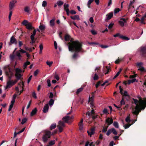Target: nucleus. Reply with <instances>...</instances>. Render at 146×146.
<instances>
[{
    "label": "nucleus",
    "mask_w": 146,
    "mask_h": 146,
    "mask_svg": "<svg viewBox=\"0 0 146 146\" xmlns=\"http://www.w3.org/2000/svg\"><path fill=\"white\" fill-rule=\"evenodd\" d=\"M94 128H92L91 129V131H88L87 133L88 134V135L91 136L94 133Z\"/></svg>",
    "instance_id": "nucleus-25"
},
{
    "label": "nucleus",
    "mask_w": 146,
    "mask_h": 146,
    "mask_svg": "<svg viewBox=\"0 0 146 146\" xmlns=\"http://www.w3.org/2000/svg\"><path fill=\"white\" fill-rule=\"evenodd\" d=\"M33 97L35 98L36 99L37 98V96H36V94L35 92H33L32 94Z\"/></svg>",
    "instance_id": "nucleus-62"
},
{
    "label": "nucleus",
    "mask_w": 146,
    "mask_h": 146,
    "mask_svg": "<svg viewBox=\"0 0 146 146\" xmlns=\"http://www.w3.org/2000/svg\"><path fill=\"white\" fill-rule=\"evenodd\" d=\"M30 64V62L29 61H27L24 64V65H23L24 68L25 69L26 68L27 66Z\"/></svg>",
    "instance_id": "nucleus-38"
},
{
    "label": "nucleus",
    "mask_w": 146,
    "mask_h": 146,
    "mask_svg": "<svg viewBox=\"0 0 146 146\" xmlns=\"http://www.w3.org/2000/svg\"><path fill=\"white\" fill-rule=\"evenodd\" d=\"M65 40L66 41L70 40V42L68 43L69 50L70 51H74L76 52H82V44L78 40L73 41V39L71 38L68 34L65 36Z\"/></svg>",
    "instance_id": "nucleus-1"
},
{
    "label": "nucleus",
    "mask_w": 146,
    "mask_h": 146,
    "mask_svg": "<svg viewBox=\"0 0 146 146\" xmlns=\"http://www.w3.org/2000/svg\"><path fill=\"white\" fill-rule=\"evenodd\" d=\"M39 28L41 30H44L45 29L44 26L40 25L39 26Z\"/></svg>",
    "instance_id": "nucleus-49"
},
{
    "label": "nucleus",
    "mask_w": 146,
    "mask_h": 146,
    "mask_svg": "<svg viewBox=\"0 0 146 146\" xmlns=\"http://www.w3.org/2000/svg\"><path fill=\"white\" fill-rule=\"evenodd\" d=\"M92 96L90 98V96L89 97V102H91L90 103V104H91V106L92 107L93 106V99L94 97V96L93 94H92Z\"/></svg>",
    "instance_id": "nucleus-24"
},
{
    "label": "nucleus",
    "mask_w": 146,
    "mask_h": 146,
    "mask_svg": "<svg viewBox=\"0 0 146 146\" xmlns=\"http://www.w3.org/2000/svg\"><path fill=\"white\" fill-rule=\"evenodd\" d=\"M134 2V0H131L130 2V3L129 6L128 10L129 11H132V8H134V6L133 5V4Z\"/></svg>",
    "instance_id": "nucleus-17"
},
{
    "label": "nucleus",
    "mask_w": 146,
    "mask_h": 146,
    "mask_svg": "<svg viewBox=\"0 0 146 146\" xmlns=\"http://www.w3.org/2000/svg\"><path fill=\"white\" fill-rule=\"evenodd\" d=\"M137 65L139 66V70H140L141 72H146V69H145L142 66L143 65V63L142 62L138 63H137Z\"/></svg>",
    "instance_id": "nucleus-10"
},
{
    "label": "nucleus",
    "mask_w": 146,
    "mask_h": 146,
    "mask_svg": "<svg viewBox=\"0 0 146 146\" xmlns=\"http://www.w3.org/2000/svg\"><path fill=\"white\" fill-rule=\"evenodd\" d=\"M125 121L127 122L128 123H129L131 121L130 119V117L129 116H127L125 118Z\"/></svg>",
    "instance_id": "nucleus-39"
},
{
    "label": "nucleus",
    "mask_w": 146,
    "mask_h": 146,
    "mask_svg": "<svg viewBox=\"0 0 146 146\" xmlns=\"http://www.w3.org/2000/svg\"><path fill=\"white\" fill-rule=\"evenodd\" d=\"M27 52L25 50L23 49H21L19 51H17L16 52V56L18 57L19 60H21L22 56L21 55V53H26V54Z\"/></svg>",
    "instance_id": "nucleus-7"
},
{
    "label": "nucleus",
    "mask_w": 146,
    "mask_h": 146,
    "mask_svg": "<svg viewBox=\"0 0 146 146\" xmlns=\"http://www.w3.org/2000/svg\"><path fill=\"white\" fill-rule=\"evenodd\" d=\"M100 67L98 66L95 69V72L98 73L100 72Z\"/></svg>",
    "instance_id": "nucleus-45"
},
{
    "label": "nucleus",
    "mask_w": 146,
    "mask_h": 146,
    "mask_svg": "<svg viewBox=\"0 0 146 146\" xmlns=\"http://www.w3.org/2000/svg\"><path fill=\"white\" fill-rule=\"evenodd\" d=\"M125 102L124 101V98L123 97L121 100L120 101V104L119 105L120 106H121H121L125 104Z\"/></svg>",
    "instance_id": "nucleus-33"
},
{
    "label": "nucleus",
    "mask_w": 146,
    "mask_h": 146,
    "mask_svg": "<svg viewBox=\"0 0 146 146\" xmlns=\"http://www.w3.org/2000/svg\"><path fill=\"white\" fill-rule=\"evenodd\" d=\"M113 16V13L112 12H110L106 15V19L107 20L110 19Z\"/></svg>",
    "instance_id": "nucleus-23"
},
{
    "label": "nucleus",
    "mask_w": 146,
    "mask_h": 146,
    "mask_svg": "<svg viewBox=\"0 0 146 146\" xmlns=\"http://www.w3.org/2000/svg\"><path fill=\"white\" fill-rule=\"evenodd\" d=\"M143 86L144 88L143 90L144 91H146V80H145L144 82L143 83Z\"/></svg>",
    "instance_id": "nucleus-47"
},
{
    "label": "nucleus",
    "mask_w": 146,
    "mask_h": 146,
    "mask_svg": "<svg viewBox=\"0 0 146 146\" xmlns=\"http://www.w3.org/2000/svg\"><path fill=\"white\" fill-rule=\"evenodd\" d=\"M23 75L21 74H15V76L16 78V79L14 81H17V82L18 80H20L21 81H22L23 78L22 77Z\"/></svg>",
    "instance_id": "nucleus-13"
},
{
    "label": "nucleus",
    "mask_w": 146,
    "mask_h": 146,
    "mask_svg": "<svg viewBox=\"0 0 146 146\" xmlns=\"http://www.w3.org/2000/svg\"><path fill=\"white\" fill-rule=\"evenodd\" d=\"M141 52L142 53L143 56H146V54H146V48L144 47L141 48Z\"/></svg>",
    "instance_id": "nucleus-20"
},
{
    "label": "nucleus",
    "mask_w": 146,
    "mask_h": 146,
    "mask_svg": "<svg viewBox=\"0 0 146 146\" xmlns=\"http://www.w3.org/2000/svg\"><path fill=\"white\" fill-rule=\"evenodd\" d=\"M83 88L82 87H81L80 88L78 89L76 91V94H78L80 92H81L83 90Z\"/></svg>",
    "instance_id": "nucleus-34"
},
{
    "label": "nucleus",
    "mask_w": 146,
    "mask_h": 146,
    "mask_svg": "<svg viewBox=\"0 0 146 146\" xmlns=\"http://www.w3.org/2000/svg\"><path fill=\"white\" fill-rule=\"evenodd\" d=\"M55 141L54 140L51 141H50L49 143V145H54L55 144Z\"/></svg>",
    "instance_id": "nucleus-46"
},
{
    "label": "nucleus",
    "mask_w": 146,
    "mask_h": 146,
    "mask_svg": "<svg viewBox=\"0 0 146 146\" xmlns=\"http://www.w3.org/2000/svg\"><path fill=\"white\" fill-rule=\"evenodd\" d=\"M36 31L35 29H34L33 31L32 34L31 36V39L32 41V44L35 42V40H34V36L36 35Z\"/></svg>",
    "instance_id": "nucleus-16"
},
{
    "label": "nucleus",
    "mask_w": 146,
    "mask_h": 146,
    "mask_svg": "<svg viewBox=\"0 0 146 146\" xmlns=\"http://www.w3.org/2000/svg\"><path fill=\"white\" fill-rule=\"evenodd\" d=\"M54 100L52 99H50L49 102V104L50 106H52L54 104Z\"/></svg>",
    "instance_id": "nucleus-31"
},
{
    "label": "nucleus",
    "mask_w": 146,
    "mask_h": 146,
    "mask_svg": "<svg viewBox=\"0 0 146 146\" xmlns=\"http://www.w3.org/2000/svg\"><path fill=\"white\" fill-rule=\"evenodd\" d=\"M49 109V106L48 104H46L43 108V112L44 113L47 112L48 111Z\"/></svg>",
    "instance_id": "nucleus-22"
},
{
    "label": "nucleus",
    "mask_w": 146,
    "mask_h": 146,
    "mask_svg": "<svg viewBox=\"0 0 146 146\" xmlns=\"http://www.w3.org/2000/svg\"><path fill=\"white\" fill-rule=\"evenodd\" d=\"M64 123L63 121H60L58 122V125H57L60 132H61L63 129L62 127H64Z\"/></svg>",
    "instance_id": "nucleus-8"
},
{
    "label": "nucleus",
    "mask_w": 146,
    "mask_h": 146,
    "mask_svg": "<svg viewBox=\"0 0 146 146\" xmlns=\"http://www.w3.org/2000/svg\"><path fill=\"white\" fill-rule=\"evenodd\" d=\"M56 126V124L55 123L52 124L50 127V130L55 129Z\"/></svg>",
    "instance_id": "nucleus-29"
},
{
    "label": "nucleus",
    "mask_w": 146,
    "mask_h": 146,
    "mask_svg": "<svg viewBox=\"0 0 146 146\" xmlns=\"http://www.w3.org/2000/svg\"><path fill=\"white\" fill-rule=\"evenodd\" d=\"M29 9L28 7H26L24 8V11L25 12L28 13L29 12Z\"/></svg>",
    "instance_id": "nucleus-55"
},
{
    "label": "nucleus",
    "mask_w": 146,
    "mask_h": 146,
    "mask_svg": "<svg viewBox=\"0 0 146 146\" xmlns=\"http://www.w3.org/2000/svg\"><path fill=\"white\" fill-rule=\"evenodd\" d=\"M10 59L13 60L15 58V56L13 54L10 55Z\"/></svg>",
    "instance_id": "nucleus-61"
},
{
    "label": "nucleus",
    "mask_w": 146,
    "mask_h": 146,
    "mask_svg": "<svg viewBox=\"0 0 146 146\" xmlns=\"http://www.w3.org/2000/svg\"><path fill=\"white\" fill-rule=\"evenodd\" d=\"M46 63L47 64V65H48V66L49 67H50L52 66V65L53 63V62H48V61H47L46 62Z\"/></svg>",
    "instance_id": "nucleus-59"
},
{
    "label": "nucleus",
    "mask_w": 146,
    "mask_h": 146,
    "mask_svg": "<svg viewBox=\"0 0 146 146\" xmlns=\"http://www.w3.org/2000/svg\"><path fill=\"white\" fill-rule=\"evenodd\" d=\"M20 86V87L22 88V90L20 91L19 95H20L21 93H22L23 91V86H24V82H20L18 84Z\"/></svg>",
    "instance_id": "nucleus-21"
},
{
    "label": "nucleus",
    "mask_w": 146,
    "mask_h": 146,
    "mask_svg": "<svg viewBox=\"0 0 146 146\" xmlns=\"http://www.w3.org/2000/svg\"><path fill=\"white\" fill-rule=\"evenodd\" d=\"M37 111V110L36 108H35L32 110V111L31 113V116H32L34 115H35Z\"/></svg>",
    "instance_id": "nucleus-26"
},
{
    "label": "nucleus",
    "mask_w": 146,
    "mask_h": 146,
    "mask_svg": "<svg viewBox=\"0 0 146 146\" xmlns=\"http://www.w3.org/2000/svg\"><path fill=\"white\" fill-rule=\"evenodd\" d=\"M108 127V126L104 127L102 130V132L104 133L106 132L107 130Z\"/></svg>",
    "instance_id": "nucleus-41"
},
{
    "label": "nucleus",
    "mask_w": 146,
    "mask_h": 146,
    "mask_svg": "<svg viewBox=\"0 0 146 146\" xmlns=\"http://www.w3.org/2000/svg\"><path fill=\"white\" fill-rule=\"evenodd\" d=\"M113 105L114 106L116 107L117 108L118 110H122V109L121 108V106H120L119 105V106H117L116 104H113Z\"/></svg>",
    "instance_id": "nucleus-58"
},
{
    "label": "nucleus",
    "mask_w": 146,
    "mask_h": 146,
    "mask_svg": "<svg viewBox=\"0 0 146 146\" xmlns=\"http://www.w3.org/2000/svg\"><path fill=\"white\" fill-rule=\"evenodd\" d=\"M111 128L108 130V131L106 134L108 136H109L110 133H112Z\"/></svg>",
    "instance_id": "nucleus-52"
},
{
    "label": "nucleus",
    "mask_w": 146,
    "mask_h": 146,
    "mask_svg": "<svg viewBox=\"0 0 146 146\" xmlns=\"http://www.w3.org/2000/svg\"><path fill=\"white\" fill-rule=\"evenodd\" d=\"M44 134L42 137V139L44 142H46L48 139L50 137V136L57 133V131L54 130L53 132L45 130L44 131Z\"/></svg>",
    "instance_id": "nucleus-4"
},
{
    "label": "nucleus",
    "mask_w": 146,
    "mask_h": 146,
    "mask_svg": "<svg viewBox=\"0 0 146 146\" xmlns=\"http://www.w3.org/2000/svg\"><path fill=\"white\" fill-rule=\"evenodd\" d=\"M111 132L114 135H117V133L116 131V130L114 128H111Z\"/></svg>",
    "instance_id": "nucleus-32"
},
{
    "label": "nucleus",
    "mask_w": 146,
    "mask_h": 146,
    "mask_svg": "<svg viewBox=\"0 0 146 146\" xmlns=\"http://www.w3.org/2000/svg\"><path fill=\"white\" fill-rule=\"evenodd\" d=\"M113 139L115 140H119V136H114L113 137Z\"/></svg>",
    "instance_id": "nucleus-64"
},
{
    "label": "nucleus",
    "mask_w": 146,
    "mask_h": 146,
    "mask_svg": "<svg viewBox=\"0 0 146 146\" xmlns=\"http://www.w3.org/2000/svg\"><path fill=\"white\" fill-rule=\"evenodd\" d=\"M9 11L10 12L9 16V21H10L11 20V17L12 15V12L11 10V11Z\"/></svg>",
    "instance_id": "nucleus-50"
},
{
    "label": "nucleus",
    "mask_w": 146,
    "mask_h": 146,
    "mask_svg": "<svg viewBox=\"0 0 146 146\" xmlns=\"http://www.w3.org/2000/svg\"><path fill=\"white\" fill-rule=\"evenodd\" d=\"M64 4V2L61 1H59L57 2V4L58 6H61Z\"/></svg>",
    "instance_id": "nucleus-35"
},
{
    "label": "nucleus",
    "mask_w": 146,
    "mask_h": 146,
    "mask_svg": "<svg viewBox=\"0 0 146 146\" xmlns=\"http://www.w3.org/2000/svg\"><path fill=\"white\" fill-rule=\"evenodd\" d=\"M134 104L136 105L135 107V110L133 112L135 115H137L141 110H143L146 107V101H143L141 98L139 99V101L137 99L133 98Z\"/></svg>",
    "instance_id": "nucleus-2"
},
{
    "label": "nucleus",
    "mask_w": 146,
    "mask_h": 146,
    "mask_svg": "<svg viewBox=\"0 0 146 146\" xmlns=\"http://www.w3.org/2000/svg\"><path fill=\"white\" fill-rule=\"evenodd\" d=\"M71 111H70L67 114V116L63 117L62 119L64 122L67 123L68 124H70L71 123L72 121L70 120L72 119L73 118L72 116L70 117L68 116L71 113Z\"/></svg>",
    "instance_id": "nucleus-5"
},
{
    "label": "nucleus",
    "mask_w": 146,
    "mask_h": 146,
    "mask_svg": "<svg viewBox=\"0 0 146 146\" xmlns=\"http://www.w3.org/2000/svg\"><path fill=\"white\" fill-rule=\"evenodd\" d=\"M90 32L92 33V34L93 35H96L97 34V32L96 31L94 30H92L90 31Z\"/></svg>",
    "instance_id": "nucleus-53"
},
{
    "label": "nucleus",
    "mask_w": 146,
    "mask_h": 146,
    "mask_svg": "<svg viewBox=\"0 0 146 146\" xmlns=\"http://www.w3.org/2000/svg\"><path fill=\"white\" fill-rule=\"evenodd\" d=\"M103 113L104 114H106L108 113L109 114V113L108 112V110L106 108H104L103 110Z\"/></svg>",
    "instance_id": "nucleus-60"
},
{
    "label": "nucleus",
    "mask_w": 146,
    "mask_h": 146,
    "mask_svg": "<svg viewBox=\"0 0 146 146\" xmlns=\"http://www.w3.org/2000/svg\"><path fill=\"white\" fill-rule=\"evenodd\" d=\"M17 44V41L16 39L13 36H12L10 40V42L9 43V45H11V44Z\"/></svg>",
    "instance_id": "nucleus-15"
},
{
    "label": "nucleus",
    "mask_w": 146,
    "mask_h": 146,
    "mask_svg": "<svg viewBox=\"0 0 146 146\" xmlns=\"http://www.w3.org/2000/svg\"><path fill=\"white\" fill-rule=\"evenodd\" d=\"M121 11V10L119 8H115L114 10V13L116 14Z\"/></svg>",
    "instance_id": "nucleus-40"
},
{
    "label": "nucleus",
    "mask_w": 146,
    "mask_h": 146,
    "mask_svg": "<svg viewBox=\"0 0 146 146\" xmlns=\"http://www.w3.org/2000/svg\"><path fill=\"white\" fill-rule=\"evenodd\" d=\"M64 9L66 11L67 9H68L69 5L68 4L65 3L64 5Z\"/></svg>",
    "instance_id": "nucleus-48"
},
{
    "label": "nucleus",
    "mask_w": 146,
    "mask_h": 146,
    "mask_svg": "<svg viewBox=\"0 0 146 146\" xmlns=\"http://www.w3.org/2000/svg\"><path fill=\"white\" fill-rule=\"evenodd\" d=\"M98 117L99 116L98 115H92V118L93 120H94L95 119L98 118Z\"/></svg>",
    "instance_id": "nucleus-44"
},
{
    "label": "nucleus",
    "mask_w": 146,
    "mask_h": 146,
    "mask_svg": "<svg viewBox=\"0 0 146 146\" xmlns=\"http://www.w3.org/2000/svg\"><path fill=\"white\" fill-rule=\"evenodd\" d=\"M22 24L26 27L27 29L29 30H31L34 28L32 27L31 23L29 22L27 20H24L22 23Z\"/></svg>",
    "instance_id": "nucleus-6"
},
{
    "label": "nucleus",
    "mask_w": 146,
    "mask_h": 146,
    "mask_svg": "<svg viewBox=\"0 0 146 146\" xmlns=\"http://www.w3.org/2000/svg\"><path fill=\"white\" fill-rule=\"evenodd\" d=\"M47 5V2L46 1H43L42 2V6L43 7H46Z\"/></svg>",
    "instance_id": "nucleus-56"
},
{
    "label": "nucleus",
    "mask_w": 146,
    "mask_h": 146,
    "mask_svg": "<svg viewBox=\"0 0 146 146\" xmlns=\"http://www.w3.org/2000/svg\"><path fill=\"white\" fill-rule=\"evenodd\" d=\"M27 120V119L26 118H23L22 120L21 123L23 125L24 124Z\"/></svg>",
    "instance_id": "nucleus-43"
},
{
    "label": "nucleus",
    "mask_w": 146,
    "mask_h": 146,
    "mask_svg": "<svg viewBox=\"0 0 146 146\" xmlns=\"http://www.w3.org/2000/svg\"><path fill=\"white\" fill-rule=\"evenodd\" d=\"M103 70L105 73H107L111 72V70L110 69V68L109 66H106L103 68Z\"/></svg>",
    "instance_id": "nucleus-18"
},
{
    "label": "nucleus",
    "mask_w": 146,
    "mask_h": 146,
    "mask_svg": "<svg viewBox=\"0 0 146 146\" xmlns=\"http://www.w3.org/2000/svg\"><path fill=\"white\" fill-rule=\"evenodd\" d=\"M106 122L108 123V125L109 126L113 123V121L112 118H110V117H108L106 119Z\"/></svg>",
    "instance_id": "nucleus-19"
},
{
    "label": "nucleus",
    "mask_w": 146,
    "mask_h": 146,
    "mask_svg": "<svg viewBox=\"0 0 146 146\" xmlns=\"http://www.w3.org/2000/svg\"><path fill=\"white\" fill-rule=\"evenodd\" d=\"M3 69L5 71V73H8L9 72H11V70L10 68L9 65L5 66L3 67Z\"/></svg>",
    "instance_id": "nucleus-12"
},
{
    "label": "nucleus",
    "mask_w": 146,
    "mask_h": 146,
    "mask_svg": "<svg viewBox=\"0 0 146 146\" xmlns=\"http://www.w3.org/2000/svg\"><path fill=\"white\" fill-rule=\"evenodd\" d=\"M16 73H19L22 72V70L18 68H17L15 69Z\"/></svg>",
    "instance_id": "nucleus-57"
},
{
    "label": "nucleus",
    "mask_w": 146,
    "mask_h": 146,
    "mask_svg": "<svg viewBox=\"0 0 146 146\" xmlns=\"http://www.w3.org/2000/svg\"><path fill=\"white\" fill-rule=\"evenodd\" d=\"M123 97L124 98L125 96H129V95H128L127 94V92L126 91H125L123 93Z\"/></svg>",
    "instance_id": "nucleus-42"
},
{
    "label": "nucleus",
    "mask_w": 146,
    "mask_h": 146,
    "mask_svg": "<svg viewBox=\"0 0 146 146\" xmlns=\"http://www.w3.org/2000/svg\"><path fill=\"white\" fill-rule=\"evenodd\" d=\"M126 20L125 19L121 18L120 19V20L119 21L118 23L122 27L124 26V23H126Z\"/></svg>",
    "instance_id": "nucleus-14"
},
{
    "label": "nucleus",
    "mask_w": 146,
    "mask_h": 146,
    "mask_svg": "<svg viewBox=\"0 0 146 146\" xmlns=\"http://www.w3.org/2000/svg\"><path fill=\"white\" fill-rule=\"evenodd\" d=\"M119 38H121L123 40H129V38L125 36H123V35H121L119 36Z\"/></svg>",
    "instance_id": "nucleus-30"
},
{
    "label": "nucleus",
    "mask_w": 146,
    "mask_h": 146,
    "mask_svg": "<svg viewBox=\"0 0 146 146\" xmlns=\"http://www.w3.org/2000/svg\"><path fill=\"white\" fill-rule=\"evenodd\" d=\"M134 74V75H130L129 76V78L131 79L132 83L135 82H138V80L135 78L137 76V74Z\"/></svg>",
    "instance_id": "nucleus-11"
},
{
    "label": "nucleus",
    "mask_w": 146,
    "mask_h": 146,
    "mask_svg": "<svg viewBox=\"0 0 146 146\" xmlns=\"http://www.w3.org/2000/svg\"><path fill=\"white\" fill-rule=\"evenodd\" d=\"M78 55V54L76 53L75 52L73 54L72 56V58L74 59H76V58Z\"/></svg>",
    "instance_id": "nucleus-54"
},
{
    "label": "nucleus",
    "mask_w": 146,
    "mask_h": 146,
    "mask_svg": "<svg viewBox=\"0 0 146 146\" xmlns=\"http://www.w3.org/2000/svg\"><path fill=\"white\" fill-rule=\"evenodd\" d=\"M47 82L48 84V86L50 87L51 86L50 81V80L48 79L47 80Z\"/></svg>",
    "instance_id": "nucleus-63"
},
{
    "label": "nucleus",
    "mask_w": 146,
    "mask_h": 146,
    "mask_svg": "<svg viewBox=\"0 0 146 146\" xmlns=\"http://www.w3.org/2000/svg\"><path fill=\"white\" fill-rule=\"evenodd\" d=\"M70 18L73 19V20H80V17L78 15H75L74 16H70Z\"/></svg>",
    "instance_id": "nucleus-28"
},
{
    "label": "nucleus",
    "mask_w": 146,
    "mask_h": 146,
    "mask_svg": "<svg viewBox=\"0 0 146 146\" xmlns=\"http://www.w3.org/2000/svg\"><path fill=\"white\" fill-rule=\"evenodd\" d=\"M98 76L97 75V74H95L93 78L94 80H97L98 79Z\"/></svg>",
    "instance_id": "nucleus-51"
},
{
    "label": "nucleus",
    "mask_w": 146,
    "mask_h": 146,
    "mask_svg": "<svg viewBox=\"0 0 146 146\" xmlns=\"http://www.w3.org/2000/svg\"><path fill=\"white\" fill-rule=\"evenodd\" d=\"M5 75L9 80L7 82V86L5 87V89L10 88L13 85H15L17 82V81H13L11 79L14 76V74H5Z\"/></svg>",
    "instance_id": "nucleus-3"
},
{
    "label": "nucleus",
    "mask_w": 146,
    "mask_h": 146,
    "mask_svg": "<svg viewBox=\"0 0 146 146\" xmlns=\"http://www.w3.org/2000/svg\"><path fill=\"white\" fill-rule=\"evenodd\" d=\"M113 125L116 128H118L119 127V125L118 123L116 121H114L113 123Z\"/></svg>",
    "instance_id": "nucleus-36"
},
{
    "label": "nucleus",
    "mask_w": 146,
    "mask_h": 146,
    "mask_svg": "<svg viewBox=\"0 0 146 146\" xmlns=\"http://www.w3.org/2000/svg\"><path fill=\"white\" fill-rule=\"evenodd\" d=\"M17 2V0H12L10 1L9 5V10H12L15 6V4Z\"/></svg>",
    "instance_id": "nucleus-9"
},
{
    "label": "nucleus",
    "mask_w": 146,
    "mask_h": 146,
    "mask_svg": "<svg viewBox=\"0 0 146 146\" xmlns=\"http://www.w3.org/2000/svg\"><path fill=\"white\" fill-rule=\"evenodd\" d=\"M55 19H52L50 20V25L51 27H53L55 25Z\"/></svg>",
    "instance_id": "nucleus-27"
},
{
    "label": "nucleus",
    "mask_w": 146,
    "mask_h": 146,
    "mask_svg": "<svg viewBox=\"0 0 146 146\" xmlns=\"http://www.w3.org/2000/svg\"><path fill=\"white\" fill-rule=\"evenodd\" d=\"M131 125V124L128 123L127 124L124 125H123V127L125 129H126L129 128Z\"/></svg>",
    "instance_id": "nucleus-37"
}]
</instances>
